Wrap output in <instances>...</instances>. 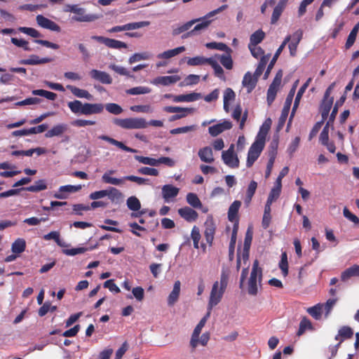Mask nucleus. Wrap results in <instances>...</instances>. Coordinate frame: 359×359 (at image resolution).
I'll return each instance as SVG.
<instances>
[{"mask_svg":"<svg viewBox=\"0 0 359 359\" xmlns=\"http://www.w3.org/2000/svg\"><path fill=\"white\" fill-rule=\"evenodd\" d=\"M227 7L228 6L226 4L222 5L218 8L209 12L202 18L193 19L183 25H179L172 29V34L173 36H177L182 33L186 32L182 36V39H187L192 36L197 35L200 34L202 30L209 27L212 21V20H210V18L224 11Z\"/></svg>","mask_w":359,"mask_h":359,"instance_id":"nucleus-1","label":"nucleus"},{"mask_svg":"<svg viewBox=\"0 0 359 359\" xmlns=\"http://www.w3.org/2000/svg\"><path fill=\"white\" fill-rule=\"evenodd\" d=\"M229 278V271L222 269L220 275L219 281H215L212 287L209 297V308L212 309L222 300V297L226 290Z\"/></svg>","mask_w":359,"mask_h":359,"instance_id":"nucleus-2","label":"nucleus"},{"mask_svg":"<svg viewBox=\"0 0 359 359\" xmlns=\"http://www.w3.org/2000/svg\"><path fill=\"white\" fill-rule=\"evenodd\" d=\"M68 107L75 114L92 115L101 114L104 110V104L102 103H82L80 100H75L69 102Z\"/></svg>","mask_w":359,"mask_h":359,"instance_id":"nucleus-3","label":"nucleus"},{"mask_svg":"<svg viewBox=\"0 0 359 359\" xmlns=\"http://www.w3.org/2000/svg\"><path fill=\"white\" fill-rule=\"evenodd\" d=\"M116 170H108L102 176V181L105 184H109L113 185H121L123 184L126 180L136 182L139 185L148 184H149V180L143 178L135 175H128L123 178H116L111 177V175L114 174Z\"/></svg>","mask_w":359,"mask_h":359,"instance_id":"nucleus-4","label":"nucleus"},{"mask_svg":"<svg viewBox=\"0 0 359 359\" xmlns=\"http://www.w3.org/2000/svg\"><path fill=\"white\" fill-rule=\"evenodd\" d=\"M262 280V269L259 266V262L255 259L252 264L250 278L248 282V293L256 296L258 293V285H261Z\"/></svg>","mask_w":359,"mask_h":359,"instance_id":"nucleus-5","label":"nucleus"},{"mask_svg":"<svg viewBox=\"0 0 359 359\" xmlns=\"http://www.w3.org/2000/svg\"><path fill=\"white\" fill-rule=\"evenodd\" d=\"M114 123L121 128L126 130L143 129L148 126L147 121L143 118H114Z\"/></svg>","mask_w":359,"mask_h":359,"instance_id":"nucleus-6","label":"nucleus"},{"mask_svg":"<svg viewBox=\"0 0 359 359\" xmlns=\"http://www.w3.org/2000/svg\"><path fill=\"white\" fill-rule=\"evenodd\" d=\"M212 309L209 308V304H208V312L207 313L201 318L198 325L194 330V332L191 334V340H190V346L192 348L193 351L196 349L198 344V337L201 332L203 327L205 326L208 319L210 316Z\"/></svg>","mask_w":359,"mask_h":359,"instance_id":"nucleus-7","label":"nucleus"},{"mask_svg":"<svg viewBox=\"0 0 359 359\" xmlns=\"http://www.w3.org/2000/svg\"><path fill=\"white\" fill-rule=\"evenodd\" d=\"M298 83H299V80H297L294 82V83L292 84V86L286 97V100H285V104H284V107L283 109V111H282V114H281V116L279 118V126L281 127L284 125L285 122V120H286V118L288 115V112H289V110H290V106L292 104V100H293V97H294V95L295 94V92H296V89L297 88V86H298Z\"/></svg>","mask_w":359,"mask_h":359,"instance_id":"nucleus-8","label":"nucleus"},{"mask_svg":"<svg viewBox=\"0 0 359 359\" xmlns=\"http://www.w3.org/2000/svg\"><path fill=\"white\" fill-rule=\"evenodd\" d=\"M222 158L224 163L231 168L239 167V159L234 153L233 144H231L227 150L222 151Z\"/></svg>","mask_w":359,"mask_h":359,"instance_id":"nucleus-9","label":"nucleus"},{"mask_svg":"<svg viewBox=\"0 0 359 359\" xmlns=\"http://www.w3.org/2000/svg\"><path fill=\"white\" fill-rule=\"evenodd\" d=\"M91 39L99 43L104 44L107 47L114 49L126 48L128 45L121 41L107 38L102 36H92Z\"/></svg>","mask_w":359,"mask_h":359,"instance_id":"nucleus-10","label":"nucleus"},{"mask_svg":"<svg viewBox=\"0 0 359 359\" xmlns=\"http://www.w3.org/2000/svg\"><path fill=\"white\" fill-rule=\"evenodd\" d=\"M150 25L149 21H141L135 22H130L123 25L114 26L111 29H108L109 33H115L122 31H128L140 29L142 27H147Z\"/></svg>","mask_w":359,"mask_h":359,"instance_id":"nucleus-11","label":"nucleus"},{"mask_svg":"<svg viewBox=\"0 0 359 359\" xmlns=\"http://www.w3.org/2000/svg\"><path fill=\"white\" fill-rule=\"evenodd\" d=\"M204 236L205 241L209 245H212L216 231V225L212 217H208L206 219L204 223Z\"/></svg>","mask_w":359,"mask_h":359,"instance_id":"nucleus-12","label":"nucleus"},{"mask_svg":"<svg viewBox=\"0 0 359 359\" xmlns=\"http://www.w3.org/2000/svg\"><path fill=\"white\" fill-rule=\"evenodd\" d=\"M291 39V36L290 35H288L287 36L284 41H283V43H281V45L279 46V48L276 50L273 58L271 59V62H269L267 68H266V70L264 73V79H266L271 71V69H273L275 63L276 62L280 54L282 53L283 50L284 49L285 46H286V44L287 43L290 42Z\"/></svg>","mask_w":359,"mask_h":359,"instance_id":"nucleus-13","label":"nucleus"},{"mask_svg":"<svg viewBox=\"0 0 359 359\" xmlns=\"http://www.w3.org/2000/svg\"><path fill=\"white\" fill-rule=\"evenodd\" d=\"M36 20L37 24L43 28L57 32H60L61 31L60 27L57 23L42 15H38Z\"/></svg>","mask_w":359,"mask_h":359,"instance_id":"nucleus-14","label":"nucleus"},{"mask_svg":"<svg viewBox=\"0 0 359 359\" xmlns=\"http://www.w3.org/2000/svg\"><path fill=\"white\" fill-rule=\"evenodd\" d=\"M232 128V123L229 121L224 120L223 122L209 127L208 132L212 137H216L225 130Z\"/></svg>","mask_w":359,"mask_h":359,"instance_id":"nucleus-15","label":"nucleus"},{"mask_svg":"<svg viewBox=\"0 0 359 359\" xmlns=\"http://www.w3.org/2000/svg\"><path fill=\"white\" fill-rule=\"evenodd\" d=\"M89 75L90 76V77L93 79H94L95 81H98L101 82L102 83H104V84L112 83V79H111V76L105 72L100 71L97 69H92L91 71H90Z\"/></svg>","mask_w":359,"mask_h":359,"instance_id":"nucleus-16","label":"nucleus"},{"mask_svg":"<svg viewBox=\"0 0 359 359\" xmlns=\"http://www.w3.org/2000/svg\"><path fill=\"white\" fill-rule=\"evenodd\" d=\"M53 61L50 57L40 58L36 55H31L29 58L20 60L19 64L25 65H37L48 63Z\"/></svg>","mask_w":359,"mask_h":359,"instance_id":"nucleus-17","label":"nucleus"},{"mask_svg":"<svg viewBox=\"0 0 359 359\" xmlns=\"http://www.w3.org/2000/svg\"><path fill=\"white\" fill-rule=\"evenodd\" d=\"M178 214L188 222H195L198 217V214L196 210L187 206L180 208Z\"/></svg>","mask_w":359,"mask_h":359,"instance_id":"nucleus-18","label":"nucleus"},{"mask_svg":"<svg viewBox=\"0 0 359 359\" xmlns=\"http://www.w3.org/2000/svg\"><path fill=\"white\" fill-rule=\"evenodd\" d=\"M76 15L72 17V20L76 22H93L99 18L95 14H86L85 9L83 8H79Z\"/></svg>","mask_w":359,"mask_h":359,"instance_id":"nucleus-19","label":"nucleus"},{"mask_svg":"<svg viewBox=\"0 0 359 359\" xmlns=\"http://www.w3.org/2000/svg\"><path fill=\"white\" fill-rule=\"evenodd\" d=\"M99 138L100 140H104L107 142H109V144H112V145H114L116 147H117L118 148L123 150V151H128V152H131V153H136L137 152V150L135 149H133V148H130L126 145H125L122 142H119L109 136H107V135H100L99 137Z\"/></svg>","mask_w":359,"mask_h":359,"instance_id":"nucleus-20","label":"nucleus"},{"mask_svg":"<svg viewBox=\"0 0 359 359\" xmlns=\"http://www.w3.org/2000/svg\"><path fill=\"white\" fill-rule=\"evenodd\" d=\"M303 32L301 29L296 31L292 36V40L289 43L288 48L291 56H295L298 44L302 39Z\"/></svg>","mask_w":359,"mask_h":359,"instance_id":"nucleus-21","label":"nucleus"},{"mask_svg":"<svg viewBox=\"0 0 359 359\" xmlns=\"http://www.w3.org/2000/svg\"><path fill=\"white\" fill-rule=\"evenodd\" d=\"M231 52H226L225 54H215L213 57L215 60H219L221 64L226 69H232L233 67V60L231 55Z\"/></svg>","mask_w":359,"mask_h":359,"instance_id":"nucleus-22","label":"nucleus"},{"mask_svg":"<svg viewBox=\"0 0 359 359\" xmlns=\"http://www.w3.org/2000/svg\"><path fill=\"white\" fill-rule=\"evenodd\" d=\"M257 80L258 78L255 75L248 72L243 76L242 83L248 88V92L250 93L255 88Z\"/></svg>","mask_w":359,"mask_h":359,"instance_id":"nucleus-23","label":"nucleus"},{"mask_svg":"<svg viewBox=\"0 0 359 359\" xmlns=\"http://www.w3.org/2000/svg\"><path fill=\"white\" fill-rule=\"evenodd\" d=\"M198 154L200 159L204 163H212L215 161L212 150L210 147L200 149Z\"/></svg>","mask_w":359,"mask_h":359,"instance_id":"nucleus-24","label":"nucleus"},{"mask_svg":"<svg viewBox=\"0 0 359 359\" xmlns=\"http://www.w3.org/2000/svg\"><path fill=\"white\" fill-rule=\"evenodd\" d=\"M180 79V76L177 75L158 76L154 80L153 83L156 85L169 86L175 83Z\"/></svg>","mask_w":359,"mask_h":359,"instance_id":"nucleus-25","label":"nucleus"},{"mask_svg":"<svg viewBox=\"0 0 359 359\" xmlns=\"http://www.w3.org/2000/svg\"><path fill=\"white\" fill-rule=\"evenodd\" d=\"M180 189L171 184H165L162 187L163 198L165 201L170 198L176 197L179 194Z\"/></svg>","mask_w":359,"mask_h":359,"instance_id":"nucleus-26","label":"nucleus"},{"mask_svg":"<svg viewBox=\"0 0 359 359\" xmlns=\"http://www.w3.org/2000/svg\"><path fill=\"white\" fill-rule=\"evenodd\" d=\"M68 129V126L65 123H60L53 126L50 130H48L45 134V137L47 138L53 137L55 136H60L66 132Z\"/></svg>","mask_w":359,"mask_h":359,"instance_id":"nucleus-27","label":"nucleus"},{"mask_svg":"<svg viewBox=\"0 0 359 359\" xmlns=\"http://www.w3.org/2000/svg\"><path fill=\"white\" fill-rule=\"evenodd\" d=\"M241 202L240 201H234L230 205L228 210V219L231 222H238V213L241 208Z\"/></svg>","mask_w":359,"mask_h":359,"instance_id":"nucleus-28","label":"nucleus"},{"mask_svg":"<svg viewBox=\"0 0 359 359\" xmlns=\"http://www.w3.org/2000/svg\"><path fill=\"white\" fill-rule=\"evenodd\" d=\"M67 88L69 89L72 93L79 98H86L88 100H93V95L88 93L86 90L80 89L76 86L68 85Z\"/></svg>","mask_w":359,"mask_h":359,"instance_id":"nucleus-29","label":"nucleus"},{"mask_svg":"<svg viewBox=\"0 0 359 359\" xmlns=\"http://www.w3.org/2000/svg\"><path fill=\"white\" fill-rule=\"evenodd\" d=\"M48 188L46 180L41 179L36 181L33 185L27 187H22L23 191L30 192H39L46 190Z\"/></svg>","mask_w":359,"mask_h":359,"instance_id":"nucleus-30","label":"nucleus"},{"mask_svg":"<svg viewBox=\"0 0 359 359\" xmlns=\"http://www.w3.org/2000/svg\"><path fill=\"white\" fill-rule=\"evenodd\" d=\"M257 188V183L255 180H252L248 186L245 196L244 198V203L246 205H248L252 201L253 196Z\"/></svg>","mask_w":359,"mask_h":359,"instance_id":"nucleus-31","label":"nucleus"},{"mask_svg":"<svg viewBox=\"0 0 359 359\" xmlns=\"http://www.w3.org/2000/svg\"><path fill=\"white\" fill-rule=\"evenodd\" d=\"M353 276H359V266L357 264H354L344 271L341 274V279L342 281H346Z\"/></svg>","mask_w":359,"mask_h":359,"instance_id":"nucleus-32","label":"nucleus"},{"mask_svg":"<svg viewBox=\"0 0 359 359\" xmlns=\"http://www.w3.org/2000/svg\"><path fill=\"white\" fill-rule=\"evenodd\" d=\"M180 285L181 284L180 280L175 282L172 291L168 296V305L172 306L177 301L180 292Z\"/></svg>","mask_w":359,"mask_h":359,"instance_id":"nucleus-33","label":"nucleus"},{"mask_svg":"<svg viewBox=\"0 0 359 359\" xmlns=\"http://www.w3.org/2000/svg\"><path fill=\"white\" fill-rule=\"evenodd\" d=\"M265 146L264 135L260 134L257 135L255 142L252 144L250 149L261 154Z\"/></svg>","mask_w":359,"mask_h":359,"instance_id":"nucleus-34","label":"nucleus"},{"mask_svg":"<svg viewBox=\"0 0 359 359\" xmlns=\"http://www.w3.org/2000/svg\"><path fill=\"white\" fill-rule=\"evenodd\" d=\"M208 62V65H210L214 69L215 76L223 81H225L226 78L224 76V70L222 67L218 64L215 58L212 57L210 60Z\"/></svg>","mask_w":359,"mask_h":359,"instance_id":"nucleus-35","label":"nucleus"},{"mask_svg":"<svg viewBox=\"0 0 359 359\" xmlns=\"http://www.w3.org/2000/svg\"><path fill=\"white\" fill-rule=\"evenodd\" d=\"M185 50L184 46H180L174 49L168 50L158 55V58L169 59Z\"/></svg>","mask_w":359,"mask_h":359,"instance_id":"nucleus-36","label":"nucleus"},{"mask_svg":"<svg viewBox=\"0 0 359 359\" xmlns=\"http://www.w3.org/2000/svg\"><path fill=\"white\" fill-rule=\"evenodd\" d=\"M26 242L24 238H17L11 246V250L15 254H20L25 250Z\"/></svg>","mask_w":359,"mask_h":359,"instance_id":"nucleus-37","label":"nucleus"},{"mask_svg":"<svg viewBox=\"0 0 359 359\" xmlns=\"http://www.w3.org/2000/svg\"><path fill=\"white\" fill-rule=\"evenodd\" d=\"M306 330H313V327L310 320L304 316L302 318L299 323V330L297 333V336L299 337L302 335Z\"/></svg>","mask_w":359,"mask_h":359,"instance_id":"nucleus-38","label":"nucleus"},{"mask_svg":"<svg viewBox=\"0 0 359 359\" xmlns=\"http://www.w3.org/2000/svg\"><path fill=\"white\" fill-rule=\"evenodd\" d=\"M237 231L238 226L236 224H235L231 233V241L229 247V257L230 261H232L234 257V250L236 242Z\"/></svg>","mask_w":359,"mask_h":359,"instance_id":"nucleus-39","label":"nucleus"},{"mask_svg":"<svg viewBox=\"0 0 359 359\" xmlns=\"http://www.w3.org/2000/svg\"><path fill=\"white\" fill-rule=\"evenodd\" d=\"M271 54H267L265 56H262L259 62V64L255 69L254 75L259 78L263 73L266 64L268 63Z\"/></svg>","mask_w":359,"mask_h":359,"instance_id":"nucleus-40","label":"nucleus"},{"mask_svg":"<svg viewBox=\"0 0 359 359\" xmlns=\"http://www.w3.org/2000/svg\"><path fill=\"white\" fill-rule=\"evenodd\" d=\"M271 54H267L265 56H262L259 62V64L255 69L254 75L259 78L263 73L266 64L268 63Z\"/></svg>","mask_w":359,"mask_h":359,"instance_id":"nucleus-41","label":"nucleus"},{"mask_svg":"<svg viewBox=\"0 0 359 359\" xmlns=\"http://www.w3.org/2000/svg\"><path fill=\"white\" fill-rule=\"evenodd\" d=\"M107 196L111 202H118L123 198L122 193L115 187H110L107 189Z\"/></svg>","mask_w":359,"mask_h":359,"instance_id":"nucleus-42","label":"nucleus"},{"mask_svg":"<svg viewBox=\"0 0 359 359\" xmlns=\"http://www.w3.org/2000/svg\"><path fill=\"white\" fill-rule=\"evenodd\" d=\"M358 30H359V22L353 27V28L352 29V30L351 31V32L349 33V34L348 36V38H347V40H346V42L345 44V47L346 49L350 48L355 43Z\"/></svg>","mask_w":359,"mask_h":359,"instance_id":"nucleus-43","label":"nucleus"},{"mask_svg":"<svg viewBox=\"0 0 359 359\" xmlns=\"http://www.w3.org/2000/svg\"><path fill=\"white\" fill-rule=\"evenodd\" d=\"M211 59V57L206 58L203 56H196L194 57H190L187 60V65L189 66H198L203 65L205 64H208Z\"/></svg>","mask_w":359,"mask_h":359,"instance_id":"nucleus-44","label":"nucleus"},{"mask_svg":"<svg viewBox=\"0 0 359 359\" xmlns=\"http://www.w3.org/2000/svg\"><path fill=\"white\" fill-rule=\"evenodd\" d=\"M264 37L265 33L262 29H258L250 36L249 45H258Z\"/></svg>","mask_w":359,"mask_h":359,"instance_id":"nucleus-45","label":"nucleus"},{"mask_svg":"<svg viewBox=\"0 0 359 359\" xmlns=\"http://www.w3.org/2000/svg\"><path fill=\"white\" fill-rule=\"evenodd\" d=\"M338 332L339 337H341L340 343H342L345 339L352 338L353 335V330L348 326H342Z\"/></svg>","mask_w":359,"mask_h":359,"instance_id":"nucleus-46","label":"nucleus"},{"mask_svg":"<svg viewBox=\"0 0 359 359\" xmlns=\"http://www.w3.org/2000/svg\"><path fill=\"white\" fill-rule=\"evenodd\" d=\"M307 312L310 314L314 319L320 320L322 316L323 313V306L320 304H318L312 307H309L307 309Z\"/></svg>","mask_w":359,"mask_h":359,"instance_id":"nucleus-47","label":"nucleus"},{"mask_svg":"<svg viewBox=\"0 0 359 359\" xmlns=\"http://www.w3.org/2000/svg\"><path fill=\"white\" fill-rule=\"evenodd\" d=\"M34 95H39L46 97L48 100L53 101L57 98V94L43 89H38L32 90Z\"/></svg>","mask_w":359,"mask_h":359,"instance_id":"nucleus-48","label":"nucleus"},{"mask_svg":"<svg viewBox=\"0 0 359 359\" xmlns=\"http://www.w3.org/2000/svg\"><path fill=\"white\" fill-rule=\"evenodd\" d=\"M187 203L194 208H201L202 203L198 196L194 193H189L187 195Z\"/></svg>","mask_w":359,"mask_h":359,"instance_id":"nucleus-49","label":"nucleus"},{"mask_svg":"<svg viewBox=\"0 0 359 359\" xmlns=\"http://www.w3.org/2000/svg\"><path fill=\"white\" fill-rule=\"evenodd\" d=\"M128 209L133 211H137L141 208V203L139 199L135 196H130L126 201Z\"/></svg>","mask_w":359,"mask_h":359,"instance_id":"nucleus-50","label":"nucleus"},{"mask_svg":"<svg viewBox=\"0 0 359 359\" xmlns=\"http://www.w3.org/2000/svg\"><path fill=\"white\" fill-rule=\"evenodd\" d=\"M279 268L282 271L283 276L286 277L288 275V262L287 255L285 252L281 254V259L279 262Z\"/></svg>","mask_w":359,"mask_h":359,"instance_id":"nucleus-51","label":"nucleus"},{"mask_svg":"<svg viewBox=\"0 0 359 359\" xmlns=\"http://www.w3.org/2000/svg\"><path fill=\"white\" fill-rule=\"evenodd\" d=\"M151 91V88L147 86H137L126 90L128 95L147 94Z\"/></svg>","mask_w":359,"mask_h":359,"instance_id":"nucleus-52","label":"nucleus"},{"mask_svg":"<svg viewBox=\"0 0 359 359\" xmlns=\"http://www.w3.org/2000/svg\"><path fill=\"white\" fill-rule=\"evenodd\" d=\"M205 46L210 49H216L225 52H232L231 49L224 43L210 42L206 43Z\"/></svg>","mask_w":359,"mask_h":359,"instance_id":"nucleus-53","label":"nucleus"},{"mask_svg":"<svg viewBox=\"0 0 359 359\" xmlns=\"http://www.w3.org/2000/svg\"><path fill=\"white\" fill-rule=\"evenodd\" d=\"M346 98V95H344L339 98V100L336 102L328 120V121H330V123H332L334 122L336 115L338 112V107L341 106L344 103Z\"/></svg>","mask_w":359,"mask_h":359,"instance_id":"nucleus-54","label":"nucleus"},{"mask_svg":"<svg viewBox=\"0 0 359 359\" xmlns=\"http://www.w3.org/2000/svg\"><path fill=\"white\" fill-rule=\"evenodd\" d=\"M191 239L193 240L194 248L198 249V248H199L198 244H199V241L201 240V236L200 233V230H199L198 227H197L196 226H194L192 228L191 233Z\"/></svg>","mask_w":359,"mask_h":359,"instance_id":"nucleus-55","label":"nucleus"},{"mask_svg":"<svg viewBox=\"0 0 359 359\" xmlns=\"http://www.w3.org/2000/svg\"><path fill=\"white\" fill-rule=\"evenodd\" d=\"M109 69L114 71L116 73L120 74V75H123V76H126L128 77H130V78H133L134 76L133 75H131L130 72L128 71L125 67H121V66H118L115 64H111L109 66Z\"/></svg>","mask_w":359,"mask_h":359,"instance_id":"nucleus-56","label":"nucleus"},{"mask_svg":"<svg viewBox=\"0 0 359 359\" xmlns=\"http://www.w3.org/2000/svg\"><path fill=\"white\" fill-rule=\"evenodd\" d=\"M135 158L141 163L151 166L157 165V159L142 156H135Z\"/></svg>","mask_w":359,"mask_h":359,"instance_id":"nucleus-57","label":"nucleus"},{"mask_svg":"<svg viewBox=\"0 0 359 359\" xmlns=\"http://www.w3.org/2000/svg\"><path fill=\"white\" fill-rule=\"evenodd\" d=\"M248 48L252 55L257 59L266 55H264V50L260 46H257V45H248Z\"/></svg>","mask_w":359,"mask_h":359,"instance_id":"nucleus-58","label":"nucleus"},{"mask_svg":"<svg viewBox=\"0 0 359 359\" xmlns=\"http://www.w3.org/2000/svg\"><path fill=\"white\" fill-rule=\"evenodd\" d=\"M260 156V154L254 151L249 149L248 152V157H247V161H246V166L247 168H250L252 166L254 163L257 161V159Z\"/></svg>","mask_w":359,"mask_h":359,"instance_id":"nucleus-59","label":"nucleus"},{"mask_svg":"<svg viewBox=\"0 0 359 359\" xmlns=\"http://www.w3.org/2000/svg\"><path fill=\"white\" fill-rule=\"evenodd\" d=\"M18 30L20 32L26 34L34 38H39L41 36V34L36 29L32 27H20L18 28Z\"/></svg>","mask_w":359,"mask_h":359,"instance_id":"nucleus-60","label":"nucleus"},{"mask_svg":"<svg viewBox=\"0 0 359 359\" xmlns=\"http://www.w3.org/2000/svg\"><path fill=\"white\" fill-rule=\"evenodd\" d=\"M330 121H327L325 126L323 128V130L320 133L319 140L320 143L323 145L329 142V126Z\"/></svg>","mask_w":359,"mask_h":359,"instance_id":"nucleus-61","label":"nucleus"},{"mask_svg":"<svg viewBox=\"0 0 359 359\" xmlns=\"http://www.w3.org/2000/svg\"><path fill=\"white\" fill-rule=\"evenodd\" d=\"M105 108L109 113L114 115H118L123 111L121 107L115 103L107 104Z\"/></svg>","mask_w":359,"mask_h":359,"instance_id":"nucleus-62","label":"nucleus"},{"mask_svg":"<svg viewBox=\"0 0 359 359\" xmlns=\"http://www.w3.org/2000/svg\"><path fill=\"white\" fill-rule=\"evenodd\" d=\"M137 172L141 175L158 176L159 172L156 168L149 167H142L137 170Z\"/></svg>","mask_w":359,"mask_h":359,"instance_id":"nucleus-63","label":"nucleus"},{"mask_svg":"<svg viewBox=\"0 0 359 359\" xmlns=\"http://www.w3.org/2000/svg\"><path fill=\"white\" fill-rule=\"evenodd\" d=\"M284 8H283L280 6H278V5H277L274 8L272 15H271V24H275L277 22V21L279 20L283 10H284Z\"/></svg>","mask_w":359,"mask_h":359,"instance_id":"nucleus-64","label":"nucleus"}]
</instances>
